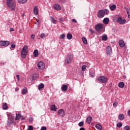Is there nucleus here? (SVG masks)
Wrapping results in <instances>:
<instances>
[{
  "label": "nucleus",
  "instance_id": "35",
  "mask_svg": "<svg viewBox=\"0 0 130 130\" xmlns=\"http://www.w3.org/2000/svg\"><path fill=\"white\" fill-rule=\"evenodd\" d=\"M27 88L26 87H24L23 88V89L22 91V94H26V93H27Z\"/></svg>",
  "mask_w": 130,
  "mask_h": 130
},
{
  "label": "nucleus",
  "instance_id": "39",
  "mask_svg": "<svg viewBox=\"0 0 130 130\" xmlns=\"http://www.w3.org/2000/svg\"><path fill=\"white\" fill-rule=\"evenodd\" d=\"M124 130H130V126L128 125L125 126L124 127Z\"/></svg>",
  "mask_w": 130,
  "mask_h": 130
},
{
  "label": "nucleus",
  "instance_id": "31",
  "mask_svg": "<svg viewBox=\"0 0 130 130\" xmlns=\"http://www.w3.org/2000/svg\"><path fill=\"white\" fill-rule=\"evenodd\" d=\"M102 39L103 41H106L108 39V37H107V35L103 36Z\"/></svg>",
  "mask_w": 130,
  "mask_h": 130
},
{
  "label": "nucleus",
  "instance_id": "40",
  "mask_svg": "<svg viewBox=\"0 0 130 130\" xmlns=\"http://www.w3.org/2000/svg\"><path fill=\"white\" fill-rule=\"evenodd\" d=\"M40 37H41V38H42V39L45 38V34H44V33H42V34L40 35Z\"/></svg>",
  "mask_w": 130,
  "mask_h": 130
},
{
  "label": "nucleus",
  "instance_id": "41",
  "mask_svg": "<svg viewBox=\"0 0 130 130\" xmlns=\"http://www.w3.org/2000/svg\"><path fill=\"white\" fill-rule=\"evenodd\" d=\"M65 37H66V35L64 34H63L60 35V39H64Z\"/></svg>",
  "mask_w": 130,
  "mask_h": 130
},
{
  "label": "nucleus",
  "instance_id": "44",
  "mask_svg": "<svg viewBox=\"0 0 130 130\" xmlns=\"http://www.w3.org/2000/svg\"><path fill=\"white\" fill-rule=\"evenodd\" d=\"M118 104V103H117V102H115L113 104V106H114V107H116Z\"/></svg>",
  "mask_w": 130,
  "mask_h": 130
},
{
  "label": "nucleus",
  "instance_id": "42",
  "mask_svg": "<svg viewBox=\"0 0 130 130\" xmlns=\"http://www.w3.org/2000/svg\"><path fill=\"white\" fill-rule=\"evenodd\" d=\"M117 126L118 127H121V126H122V123H121V122H119L117 124Z\"/></svg>",
  "mask_w": 130,
  "mask_h": 130
},
{
  "label": "nucleus",
  "instance_id": "48",
  "mask_svg": "<svg viewBox=\"0 0 130 130\" xmlns=\"http://www.w3.org/2000/svg\"><path fill=\"white\" fill-rule=\"evenodd\" d=\"M16 78L18 79V81H20V75H17Z\"/></svg>",
  "mask_w": 130,
  "mask_h": 130
},
{
  "label": "nucleus",
  "instance_id": "49",
  "mask_svg": "<svg viewBox=\"0 0 130 130\" xmlns=\"http://www.w3.org/2000/svg\"><path fill=\"white\" fill-rule=\"evenodd\" d=\"M59 21H60V22H63V21H64V19H63L62 18H60Z\"/></svg>",
  "mask_w": 130,
  "mask_h": 130
},
{
  "label": "nucleus",
  "instance_id": "25",
  "mask_svg": "<svg viewBox=\"0 0 130 130\" xmlns=\"http://www.w3.org/2000/svg\"><path fill=\"white\" fill-rule=\"evenodd\" d=\"M110 9L111 11H114V10H115V9H116V5H113L111 6Z\"/></svg>",
  "mask_w": 130,
  "mask_h": 130
},
{
  "label": "nucleus",
  "instance_id": "11",
  "mask_svg": "<svg viewBox=\"0 0 130 130\" xmlns=\"http://www.w3.org/2000/svg\"><path fill=\"white\" fill-rule=\"evenodd\" d=\"M106 51L107 55H110V54L112 53V49L111 48V47L108 46L106 47Z\"/></svg>",
  "mask_w": 130,
  "mask_h": 130
},
{
  "label": "nucleus",
  "instance_id": "23",
  "mask_svg": "<svg viewBox=\"0 0 130 130\" xmlns=\"http://www.w3.org/2000/svg\"><path fill=\"white\" fill-rule=\"evenodd\" d=\"M22 116V115L20 114H17L16 115V117H15V120H19V119H20V118H21Z\"/></svg>",
  "mask_w": 130,
  "mask_h": 130
},
{
  "label": "nucleus",
  "instance_id": "26",
  "mask_svg": "<svg viewBox=\"0 0 130 130\" xmlns=\"http://www.w3.org/2000/svg\"><path fill=\"white\" fill-rule=\"evenodd\" d=\"M67 37L69 40H71V39L73 38V35H72V34H68Z\"/></svg>",
  "mask_w": 130,
  "mask_h": 130
},
{
  "label": "nucleus",
  "instance_id": "18",
  "mask_svg": "<svg viewBox=\"0 0 130 130\" xmlns=\"http://www.w3.org/2000/svg\"><path fill=\"white\" fill-rule=\"evenodd\" d=\"M56 109H57V108H56L55 105H52L51 106V110L52 111H56Z\"/></svg>",
  "mask_w": 130,
  "mask_h": 130
},
{
  "label": "nucleus",
  "instance_id": "5",
  "mask_svg": "<svg viewBox=\"0 0 130 130\" xmlns=\"http://www.w3.org/2000/svg\"><path fill=\"white\" fill-rule=\"evenodd\" d=\"M98 80L99 82H100L101 83H103V84L106 83L107 81H108V79H107V77L104 76L99 77L98 78Z\"/></svg>",
  "mask_w": 130,
  "mask_h": 130
},
{
  "label": "nucleus",
  "instance_id": "51",
  "mask_svg": "<svg viewBox=\"0 0 130 130\" xmlns=\"http://www.w3.org/2000/svg\"><path fill=\"white\" fill-rule=\"evenodd\" d=\"M30 38L34 39V38H35V35H31L30 36Z\"/></svg>",
  "mask_w": 130,
  "mask_h": 130
},
{
  "label": "nucleus",
  "instance_id": "14",
  "mask_svg": "<svg viewBox=\"0 0 130 130\" xmlns=\"http://www.w3.org/2000/svg\"><path fill=\"white\" fill-rule=\"evenodd\" d=\"M119 46H120V47H124V46H125V44L124 43V42L123 41L119 40Z\"/></svg>",
  "mask_w": 130,
  "mask_h": 130
},
{
  "label": "nucleus",
  "instance_id": "36",
  "mask_svg": "<svg viewBox=\"0 0 130 130\" xmlns=\"http://www.w3.org/2000/svg\"><path fill=\"white\" fill-rule=\"evenodd\" d=\"M104 12L105 15H108L109 14V10H108V9H105Z\"/></svg>",
  "mask_w": 130,
  "mask_h": 130
},
{
  "label": "nucleus",
  "instance_id": "29",
  "mask_svg": "<svg viewBox=\"0 0 130 130\" xmlns=\"http://www.w3.org/2000/svg\"><path fill=\"white\" fill-rule=\"evenodd\" d=\"M95 127L98 130L102 129V126L100 124H97L95 125Z\"/></svg>",
  "mask_w": 130,
  "mask_h": 130
},
{
  "label": "nucleus",
  "instance_id": "33",
  "mask_svg": "<svg viewBox=\"0 0 130 130\" xmlns=\"http://www.w3.org/2000/svg\"><path fill=\"white\" fill-rule=\"evenodd\" d=\"M3 109L5 110L8 109V104L6 103H3Z\"/></svg>",
  "mask_w": 130,
  "mask_h": 130
},
{
  "label": "nucleus",
  "instance_id": "46",
  "mask_svg": "<svg viewBox=\"0 0 130 130\" xmlns=\"http://www.w3.org/2000/svg\"><path fill=\"white\" fill-rule=\"evenodd\" d=\"M11 47H12V48H15V47H16V45H15L14 44H12L11 45Z\"/></svg>",
  "mask_w": 130,
  "mask_h": 130
},
{
  "label": "nucleus",
  "instance_id": "13",
  "mask_svg": "<svg viewBox=\"0 0 130 130\" xmlns=\"http://www.w3.org/2000/svg\"><path fill=\"white\" fill-rule=\"evenodd\" d=\"M8 118L9 120H13L14 121V117L15 115L12 114H8Z\"/></svg>",
  "mask_w": 130,
  "mask_h": 130
},
{
  "label": "nucleus",
  "instance_id": "2",
  "mask_svg": "<svg viewBox=\"0 0 130 130\" xmlns=\"http://www.w3.org/2000/svg\"><path fill=\"white\" fill-rule=\"evenodd\" d=\"M21 57L22 58H26V55L28 54V46L25 45L22 48V50L21 52Z\"/></svg>",
  "mask_w": 130,
  "mask_h": 130
},
{
  "label": "nucleus",
  "instance_id": "34",
  "mask_svg": "<svg viewBox=\"0 0 130 130\" xmlns=\"http://www.w3.org/2000/svg\"><path fill=\"white\" fill-rule=\"evenodd\" d=\"M50 18H51V21H52V23L53 24H56V20H55L54 19V18H53V17L51 16Z\"/></svg>",
  "mask_w": 130,
  "mask_h": 130
},
{
  "label": "nucleus",
  "instance_id": "10",
  "mask_svg": "<svg viewBox=\"0 0 130 130\" xmlns=\"http://www.w3.org/2000/svg\"><path fill=\"white\" fill-rule=\"evenodd\" d=\"M105 16V14H104V10H100L98 12V18H103Z\"/></svg>",
  "mask_w": 130,
  "mask_h": 130
},
{
  "label": "nucleus",
  "instance_id": "17",
  "mask_svg": "<svg viewBox=\"0 0 130 130\" xmlns=\"http://www.w3.org/2000/svg\"><path fill=\"white\" fill-rule=\"evenodd\" d=\"M103 23L104 24H107L109 23V18L106 17L103 20Z\"/></svg>",
  "mask_w": 130,
  "mask_h": 130
},
{
  "label": "nucleus",
  "instance_id": "15",
  "mask_svg": "<svg viewBox=\"0 0 130 130\" xmlns=\"http://www.w3.org/2000/svg\"><path fill=\"white\" fill-rule=\"evenodd\" d=\"M34 14H35L36 16L38 15V7H37V6H35L34 8Z\"/></svg>",
  "mask_w": 130,
  "mask_h": 130
},
{
  "label": "nucleus",
  "instance_id": "30",
  "mask_svg": "<svg viewBox=\"0 0 130 130\" xmlns=\"http://www.w3.org/2000/svg\"><path fill=\"white\" fill-rule=\"evenodd\" d=\"M82 40L85 44H88V41H87V39H86L85 37H82Z\"/></svg>",
  "mask_w": 130,
  "mask_h": 130
},
{
  "label": "nucleus",
  "instance_id": "1",
  "mask_svg": "<svg viewBox=\"0 0 130 130\" xmlns=\"http://www.w3.org/2000/svg\"><path fill=\"white\" fill-rule=\"evenodd\" d=\"M7 4L8 7H9L11 11H15L16 10V3L13 0H7Z\"/></svg>",
  "mask_w": 130,
  "mask_h": 130
},
{
  "label": "nucleus",
  "instance_id": "47",
  "mask_svg": "<svg viewBox=\"0 0 130 130\" xmlns=\"http://www.w3.org/2000/svg\"><path fill=\"white\" fill-rule=\"evenodd\" d=\"M41 130H46V126H43L41 127Z\"/></svg>",
  "mask_w": 130,
  "mask_h": 130
},
{
  "label": "nucleus",
  "instance_id": "20",
  "mask_svg": "<svg viewBox=\"0 0 130 130\" xmlns=\"http://www.w3.org/2000/svg\"><path fill=\"white\" fill-rule=\"evenodd\" d=\"M39 53H38V50H35L34 51V55L35 56V57H37V56H38V54Z\"/></svg>",
  "mask_w": 130,
  "mask_h": 130
},
{
  "label": "nucleus",
  "instance_id": "56",
  "mask_svg": "<svg viewBox=\"0 0 130 130\" xmlns=\"http://www.w3.org/2000/svg\"><path fill=\"white\" fill-rule=\"evenodd\" d=\"M127 114L129 116H130V110L127 111Z\"/></svg>",
  "mask_w": 130,
  "mask_h": 130
},
{
  "label": "nucleus",
  "instance_id": "16",
  "mask_svg": "<svg viewBox=\"0 0 130 130\" xmlns=\"http://www.w3.org/2000/svg\"><path fill=\"white\" fill-rule=\"evenodd\" d=\"M92 117L91 116H88L86 118V122L90 124L91 123V122L92 121Z\"/></svg>",
  "mask_w": 130,
  "mask_h": 130
},
{
  "label": "nucleus",
  "instance_id": "52",
  "mask_svg": "<svg viewBox=\"0 0 130 130\" xmlns=\"http://www.w3.org/2000/svg\"><path fill=\"white\" fill-rule=\"evenodd\" d=\"M26 119V118L24 116L21 117V120H25Z\"/></svg>",
  "mask_w": 130,
  "mask_h": 130
},
{
  "label": "nucleus",
  "instance_id": "58",
  "mask_svg": "<svg viewBox=\"0 0 130 130\" xmlns=\"http://www.w3.org/2000/svg\"><path fill=\"white\" fill-rule=\"evenodd\" d=\"M15 91H16V92H18V91H19V88H15Z\"/></svg>",
  "mask_w": 130,
  "mask_h": 130
},
{
  "label": "nucleus",
  "instance_id": "24",
  "mask_svg": "<svg viewBox=\"0 0 130 130\" xmlns=\"http://www.w3.org/2000/svg\"><path fill=\"white\" fill-rule=\"evenodd\" d=\"M39 78V75L37 74L32 75V80H36Z\"/></svg>",
  "mask_w": 130,
  "mask_h": 130
},
{
  "label": "nucleus",
  "instance_id": "12",
  "mask_svg": "<svg viewBox=\"0 0 130 130\" xmlns=\"http://www.w3.org/2000/svg\"><path fill=\"white\" fill-rule=\"evenodd\" d=\"M55 10H57V11H60L61 10V7L59 6V5L56 4L53 6Z\"/></svg>",
  "mask_w": 130,
  "mask_h": 130
},
{
  "label": "nucleus",
  "instance_id": "8",
  "mask_svg": "<svg viewBox=\"0 0 130 130\" xmlns=\"http://www.w3.org/2000/svg\"><path fill=\"white\" fill-rule=\"evenodd\" d=\"M57 115L59 116V117H63L66 115L64 110H63L62 109L59 110Z\"/></svg>",
  "mask_w": 130,
  "mask_h": 130
},
{
  "label": "nucleus",
  "instance_id": "43",
  "mask_svg": "<svg viewBox=\"0 0 130 130\" xmlns=\"http://www.w3.org/2000/svg\"><path fill=\"white\" fill-rule=\"evenodd\" d=\"M78 125L79 126H83L84 125V122L83 121L80 122L78 124Z\"/></svg>",
  "mask_w": 130,
  "mask_h": 130
},
{
  "label": "nucleus",
  "instance_id": "28",
  "mask_svg": "<svg viewBox=\"0 0 130 130\" xmlns=\"http://www.w3.org/2000/svg\"><path fill=\"white\" fill-rule=\"evenodd\" d=\"M13 121H13L12 120H9V121H8L7 126H11V125H12V124L13 123Z\"/></svg>",
  "mask_w": 130,
  "mask_h": 130
},
{
  "label": "nucleus",
  "instance_id": "37",
  "mask_svg": "<svg viewBox=\"0 0 130 130\" xmlns=\"http://www.w3.org/2000/svg\"><path fill=\"white\" fill-rule=\"evenodd\" d=\"M82 72H85L86 71V69H87V66L86 65H83L82 67Z\"/></svg>",
  "mask_w": 130,
  "mask_h": 130
},
{
  "label": "nucleus",
  "instance_id": "57",
  "mask_svg": "<svg viewBox=\"0 0 130 130\" xmlns=\"http://www.w3.org/2000/svg\"><path fill=\"white\" fill-rule=\"evenodd\" d=\"M12 31H14V28H10V32H12Z\"/></svg>",
  "mask_w": 130,
  "mask_h": 130
},
{
  "label": "nucleus",
  "instance_id": "22",
  "mask_svg": "<svg viewBox=\"0 0 130 130\" xmlns=\"http://www.w3.org/2000/svg\"><path fill=\"white\" fill-rule=\"evenodd\" d=\"M61 90H62L63 91H67V90H68V85H67L66 84L63 85L61 87Z\"/></svg>",
  "mask_w": 130,
  "mask_h": 130
},
{
  "label": "nucleus",
  "instance_id": "9",
  "mask_svg": "<svg viewBox=\"0 0 130 130\" xmlns=\"http://www.w3.org/2000/svg\"><path fill=\"white\" fill-rule=\"evenodd\" d=\"M38 68L39 70H44L45 68V64H44L42 61H40L38 63Z\"/></svg>",
  "mask_w": 130,
  "mask_h": 130
},
{
  "label": "nucleus",
  "instance_id": "38",
  "mask_svg": "<svg viewBox=\"0 0 130 130\" xmlns=\"http://www.w3.org/2000/svg\"><path fill=\"white\" fill-rule=\"evenodd\" d=\"M126 11L128 15V18H130V9H127Z\"/></svg>",
  "mask_w": 130,
  "mask_h": 130
},
{
  "label": "nucleus",
  "instance_id": "50",
  "mask_svg": "<svg viewBox=\"0 0 130 130\" xmlns=\"http://www.w3.org/2000/svg\"><path fill=\"white\" fill-rule=\"evenodd\" d=\"M89 31L91 33V34H94V30L93 29H89Z\"/></svg>",
  "mask_w": 130,
  "mask_h": 130
},
{
  "label": "nucleus",
  "instance_id": "55",
  "mask_svg": "<svg viewBox=\"0 0 130 130\" xmlns=\"http://www.w3.org/2000/svg\"><path fill=\"white\" fill-rule=\"evenodd\" d=\"M29 121H30V122H32L33 121V118H29Z\"/></svg>",
  "mask_w": 130,
  "mask_h": 130
},
{
  "label": "nucleus",
  "instance_id": "54",
  "mask_svg": "<svg viewBox=\"0 0 130 130\" xmlns=\"http://www.w3.org/2000/svg\"><path fill=\"white\" fill-rule=\"evenodd\" d=\"M90 77L94 78V73H92V74L90 73Z\"/></svg>",
  "mask_w": 130,
  "mask_h": 130
},
{
  "label": "nucleus",
  "instance_id": "21",
  "mask_svg": "<svg viewBox=\"0 0 130 130\" xmlns=\"http://www.w3.org/2000/svg\"><path fill=\"white\" fill-rule=\"evenodd\" d=\"M118 87L119 88H123L124 87V83L123 82H120L118 84Z\"/></svg>",
  "mask_w": 130,
  "mask_h": 130
},
{
  "label": "nucleus",
  "instance_id": "32",
  "mask_svg": "<svg viewBox=\"0 0 130 130\" xmlns=\"http://www.w3.org/2000/svg\"><path fill=\"white\" fill-rule=\"evenodd\" d=\"M43 88H44V84H40V85H39V86H38L39 90H42V89H43Z\"/></svg>",
  "mask_w": 130,
  "mask_h": 130
},
{
  "label": "nucleus",
  "instance_id": "19",
  "mask_svg": "<svg viewBox=\"0 0 130 130\" xmlns=\"http://www.w3.org/2000/svg\"><path fill=\"white\" fill-rule=\"evenodd\" d=\"M118 118L120 120H123L124 119V115L122 114H120L118 116Z\"/></svg>",
  "mask_w": 130,
  "mask_h": 130
},
{
  "label": "nucleus",
  "instance_id": "4",
  "mask_svg": "<svg viewBox=\"0 0 130 130\" xmlns=\"http://www.w3.org/2000/svg\"><path fill=\"white\" fill-rule=\"evenodd\" d=\"M74 56L72 54H69L67 56L65 60V64H70L73 61Z\"/></svg>",
  "mask_w": 130,
  "mask_h": 130
},
{
  "label": "nucleus",
  "instance_id": "6",
  "mask_svg": "<svg viewBox=\"0 0 130 130\" xmlns=\"http://www.w3.org/2000/svg\"><path fill=\"white\" fill-rule=\"evenodd\" d=\"M94 29L98 32H100V31L103 29V24L101 23H98L95 25Z\"/></svg>",
  "mask_w": 130,
  "mask_h": 130
},
{
  "label": "nucleus",
  "instance_id": "53",
  "mask_svg": "<svg viewBox=\"0 0 130 130\" xmlns=\"http://www.w3.org/2000/svg\"><path fill=\"white\" fill-rule=\"evenodd\" d=\"M72 22H73V23H77V20L75 19H73L72 20Z\"/></svg>",
  "mask_w": 130,
  "mask_h": 130
},
{
  "label": "nucleus",
  "instance_id": "27",
  "mask_svg": "<svg viewBox=\"0 0 130 130\" xmlns=\"http://www.w3.org/2000/svg\"><path fill=\"white\" fill-rule=\"evenodd\" d=\"M28 0H17L19 4H26Z\"/></svg>",
  "mask_w": 130,
  "mask_h": 130
},
{
  "label": "nucleus",
  "instance_id": "7",
  "mask_svg": "<svg viewBox=\"0 0 130 130\" xmlns=\"http://www.w3.org/2000/svg\"><path fill=\"white\" fill-rule=\"evenodd\" d=\"M9 45H10V42L8 41H0V46L1 47L5 46V47H7V46H9Z\"/></svg>",
  "mask_w": 130,
  "mask_h": 130
},
{
  "label": "nucleus",
  "instance_id": "45",
  "mask_svg": "<svg viewBox=\"0 0 130 130\" xmlns=\"http://www.w3.org/2000/svg\"><path fill=\"white\" fill-rule=\"evenodd\" d=\"M28 130H33V126L32 125L29 126Z\"/></svg>",
  "mask_w": 130,
  "mask_h": 130
},
{
  "label": "nucleus",
  "instance_id": "3",
  "mask_svg": "<svg viewBox=\"0 0 130 130\" xmlns=\"http://www.w3.org/2000/svg\"><path fill=\"white\" fill-rule=\"evenodd\" d=\"M113 22H117L119 23L120 25H123V24H125L126 23V20L125 19H122V16H120L117 18V20L113 19Z\"/></svg>",
  "mask_w": 130,
  "mask_h": 130
}]
</instances>
